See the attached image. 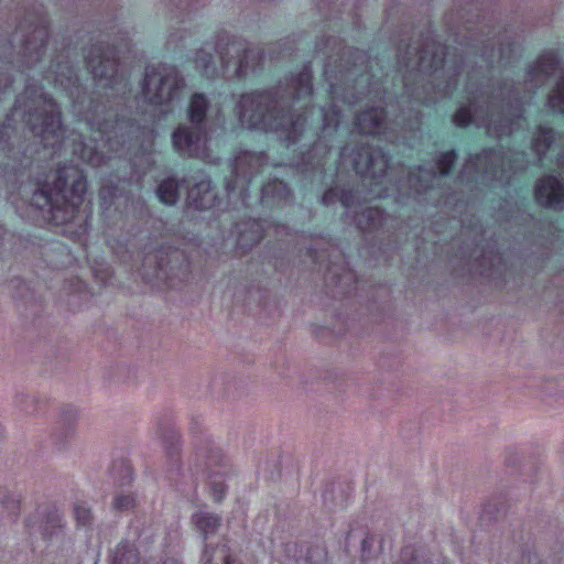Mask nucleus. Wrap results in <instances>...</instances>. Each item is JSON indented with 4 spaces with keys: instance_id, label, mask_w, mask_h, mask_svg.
I'll return each instance as SVG.
<instances>
[{
    "instance_id": "9",
    "label": "nucleus",
    "mask_w": 564,
    "mask_h": 564,
    "mask_svg": "<svg viewBox=\"0 0 564 564\" xmlns=\"http://www.w3.org/2000/svg\"><path fill=\"white\" fill-rule=\"evenodd\" d=\"M536 203L545 208H564V183L554 176L540 178L534 187Z\"/></svg>"
},
{
    "instance_id": "2",
    "label": "nucleus",
    "mask_w": 564,
    "mask_h": 564,
    "mask_svg": "<svg viewBox=\"0 0 564 564\" xmlns=\"http://www.w3.org/2000/svg\"><path fill=\"white\" fill-rule=\"evenodd\" d=\"M26 94L18 100V106L24 110L26 124L45 147L58 144L64 134L58 107L43 94Z\"/></svg>"
},
{
    "instance_id": "45",
    "label": "nucleus",
    "mask_w": 564,
    "mask_h": 564,
    "mask_svg": "<svg viewBox=\"0 0 564 564\" xmlns=\"http://www.w3.org/2000/svg\"><path fill=\"white\" fill-rule=\"evenodd\" d=\"M413 564H426V563L415 562V563H413Z\"/></svg>"
},
{
    "instance_id": "31",
    "label": "nucleus",
    "mask_w": 564,
    "mask_h": 564,
    "mask_svg": "<svg viewBox=\"0 0 564 564\" xmlns=\"http://www.w3.org/2000/svg\"><path fill=\"white\" fill-rule=\"evenodd\" d=\"M73 513L78 525L90 527L93 524L94 516L91 508L86 502H75L73 506Z\"/></svg>"
},
{
    "instance_id": "41",
    "label": "nucleus",
    "mask_w": 564,
    "mask_h": 564,
    "mask_svg": "<svg viewBox=\"0 0 564 564\" xmlns=\"http://www.w3.org/2000/svg\"><path fill=\"white\" fill-rule=\"evenodd\" d=\"M162 564H180V563L175 560H166Z\"/></svg>"
},
{
    "instance_id": "44",
    "label": "nucleus",
    "mask_w": 564,
    "mask_h": 564,
    "mask_svg": "<svg viewBox=\"0 0 564 564\" xmlns=\"http://www.w3.org/2000/svg\"><path fill=\"white\" fill-rule=\"evenodd\" d=\"M47 203H48L50 205L54 206V203L52 202V198H51V197H48V198H47Z\"/></svg>"
},
{
    "instance_id": "36",
    "label": "nucleus",
    "mask_w": 564,
    "mask_h": 564,
    "mask_svg": "<svg viewBox=\"0 0 564 564\" xmlns=\"http://www.w3.org/2000/svg\"><path fill=\"white\" fill-rule=\"evenodd\" d=\"M455 160H456V155L454 152H446L440 156L437 166H438V170L442 175L448 174Z\"/></svg>"
},
{
    "instance_id": "27",
    "label": "nucleus",
    "mask_w": 564,
    "mask_h": 564,
    "mask_svg": "<svg viewBox=\"0 0 564 564\" xmlns=\"http://www.w3.org/2000/svg\"><path fill=\"white\" fill-rule=\"evenodd\" d=\"M546 107L554 113L564 115V72L556 82L554 89L550 93Z\"/></svg>"
},
{
    "instance_id": "7",
    "label": "nucleus",
    "mask_w": 564,
    "mask_h": 564,
    "mask_svg": "<svg viewBox=\"0 0 564 564\" xmlns=\"http://www.w3.org/2000/svg\"><path fill=\"white\" fill-rule=\"evenodd\" d=\"M352 164L358 174L371 178L382 177L389 166L386 154L380 149L370 147L358 149L354 153Z\"/></svg>"
},
{
    "instance_id": "18",
    "label": "nucleus",
    "mask_w": 564,
    "mask_h": 564,
    "mask_svg": "<svg viewBox=\"0 0 564 564\" xmlns=\"http://www.w3.org/2000/svg\"><path fill=\"white\" fill-rule=\"evenodd\" d=\"M555 140L556 133L551 127L538 126L534 129L531 137V149L538 160H541L542 156L545 155Z\"/></svg>"
},
{
    "instance_id": "39",
    "label": "nucleus",
    "mask_w": 564,
    "mask_h": 564,
    "mask_svg": "<svg viewBox=\"0 0 564 564\" xmlns=\"http://www.w3.org/2000/svg\"><path fill=\"white\" fill-rule=\"evenodd\" d=\"M487 128H488V132H494V133H497L498 135L500 134H503V133H511L512 132V128L511 127H507V126H497L495 121L490 120L487 124Z\"/></svg>"
},
{
    "instance_id": "1",
    "label": "nucleus",
    "mask_w": 564,
    "mask_h": 564,
    "mask_svg": "<svg viewBox=\"0 0 564 564\" xmlns=\"http://www.w3.org/2000/svg\"><path fill=\"white\" fill-rule=\"evenodd\" d=\"M312 93L311 75L301 73L286 89L257 91L240 96L236 113L241 126L248 129L271 131L286 143H294L305 128L302 107L293 108L295 101Z\"/></svg>"
},
{
    "instance_id": "21",
    "label": "nucleus",
    "mask_w": 564,
    "mask_h": 564,
    "mask_svg": "<svg viewBox=\"0 0 564 564\" xmlns=\"http://www.w3.org/2000/svg\"><path fill=\"white\" fill-rule=\"evenodd\" d=\"M48 40V30L45 26H37L29 33L23 41L24 53L36 61Z\"/></svg>"
},
{
    "instance_id": "22",
    "label": "nucleus",
    "mask_w": 564,
    "mask_h": 564,
    "mask_svg": "<svg viewBox=\"0 0 564 564\" xmlns=\"http://www.w3.org/2000/svg\"><path fill=\"white\" fill-rule=\"evenodd\" d=\"M192 521L195 528L206 538L217 532L220 527L221 519L214 513L198 511L193 514Z\"/></svg>"
},
{
    "instance_id": "8",
    "label": "nucleus",
    "mask_w": 564,
    "mask_h": 564,
    "mask_svg": "<svg viewBox=\"0 0 564 564\" xmlns=\"http://www.w3.org/2000/svg\"><path fill=\"white\" fill-rule=\"evenodd\" d=\"M86 188L85 175L78 167L67 166L58 170L55 189L63 193L65 200L69 202L72 205L79 204Z\"/></svg>"
},
{
    "instance_id": "19",
    "label": "nucleus",
    "mask_w": 564,
    "mask_h": 564,
    "mask_svg": "<svg viewBox=\"0 0 564 564\" xmlns=\"http://www.w3.org/2000/svg\"><path fill=\"white\" fill-rule=\"evenodd\" d=\"M187 200L197 209L212 207L215 202V193L212 191L210 182L203 180L195 184L188 192Z\"/></svg>"
},
{
    "instance_id": "10",
    "label": "nucleus",
    "mask_w": 564,
    "mask_h": 564,
    "mask_svg": "<svg viewBox=\"0 0 564 564\" xmlns=\"http://www.w3.org/2000/svg\"><path fill=\"white\" fill-rule=\"evenodd\" d=\"M155 259L160 279L184 278L188 272L187 258L178 250L159 251Z\"/></svg>"
},
{
    "instance_id": "28",
    "label": "nucleus",
    "mask_w": 564,
    "mask_h": 564,
    "mask_svg": "<svg viewBox=\"0 0 564 564\" xmlns=\"http://www.w3.org/2000/svg\"><path fill=\"white\" fill-rule=\"evenodd\" d=\"M194 63L196 69L206 77L212 78L219 75V70L214 64L212 54L203 48L196 52Z\"/></svg>"
},
{
    "instance_id": "6",
    "label": "nucleus",
    "mask_w": 564,
    "mask_h": 564,
    "mask_svg": "<svg viewBox=\"0 0 564 564\" xmlns=\"http://www.w3.org/2000/svg\"><path fill=\"white\" fill-rule=\"evenodd\" d=\"M174 149L183 156L205 158L207 155L204 126L181 124L172 134Z\"/></svg>"
},
{
    "instance_id": "29",
    "label": "nucleus",
    "mask_w": 564,
    "mask_h": 564,
    "mask_svg": "<svg viewBox=\"0 0 564 564\" xmlns=\"http://www.w3.org/2000/svg\"><path fill=\"white\" fill-rule=\"evenodd\" d=\"M158 197L166 205H174L178 197V183L174 178L163 181L158 187Z\"/></svg>"
},
{
    "instance_id": "11",
    "label": "nucleus",
    "mask_w": 564,
    "mask_h": 564,
    "mask_svg": "<svg viewBox=\"0 0 564 564\" xmlns=\"http://www.w3.org/2000/svg\"><path fill=\"white\" fill-rule=\"evenodd\" d=\"M558 65L557 55L553 52L542 54L529 68L525 75V84L529 88H536L543 85L555 72Z\"/></svg>"
},
{
    "instance_id": "35",
    "label": "nucleus",
    "mask_w": 564,
    "mask_h": 564,
    "mask_svg": "<svg viewBox=\"0 0 564 564\" xmlns=\"http://www.w3.org/2000/svg\"><path fill=\"white\" fill-rule=\"evenodd\" d=\"M500 263H501V258L498 254L490 252L489 254L484 256L482 260L479 264L480 269H481V273H486V272H489V271L496 269L497 267L500 265Z\"/></svg>"
},
{
    "instance_id": "40",
    "label": "nucleus",
    "mask_w": 564,
    "mask_h": 564,
    "mask_svg": "<svg viewBox=\"0 0 564 564\" xmlns=\"http://www.w3.org/2000/svg\"><path fill=\"white\" fill-rule=\"evenodd\" d=\"M324 556L325 554L321 550L310 551L305 564H322Z\"/></svg>"
},
{
    "instance_id": "37",
    "label": "nucleus",
    "mask_w": 564,
    "mask_h": 564,
    "mask_svg": "<svg viewBox=\"0 0 564 564\" xmlns=\"http://www.w3.org/2000/svg\"><path fill=\"white\" fill-rule=\"evenodd\" d=\"M134 497L131 495H120L113 500V507L119 511H127L134 507Z\"/></svg>"
},
{
    "instance_id": "42",
    "label": "nucleus",
    "mask_w": 564,
    "mask_h": 564,
    "mask_svg": "<svg viewBox=\"0 0 564 564\" xmlns=\"http://www.w3.org/2000/svg\"><path fill=\"white\" fill-rule=\"evenodd\" d=\"M173 459H174V464L176 465V464H177V462H178V455H177V453H175V455H174Z\"/></svg>"
},
{
    "instance_id": "38",
    "label": "nucleus",
    "mask_w": 564,
    "mask_h": 564,
    "mask_svg": "<svg viewBox=\"0 0 564 564\" xmlns=\"http://www.w3.org/2000/svg\"><path fill=\"white\" fill-rule=\"evenodd\" d=\"M375 544V539L372 536H366L361 541V555L364 561H369L372 558V546Z\"/></svg>"
},
{
    "instance_id": "25",
    "label": "nucleus",
    "mask_w": 564,
    "mask_h": 564,
    "mask_svg": "<svg viewBox=\"0 0 564 564\" xmlns=\"http://www.w3.org/2000/svg\"><path fill=\"white\" fill-rule=\"evenodd\" d=\"M336 202H340L345 208L349 209L357 205L358 198L354 192L341 188H330L322 197V203L326 206Z\"/></svg>"
},
{
    "instance_id": "26",
    "label": "nucleus",
    "mask_w": 564,
    "mask_h": 564,
    "mask_svg": "<svg viewBox=\"0 0 564 564\" xmlns=\"http://www.w3.org/2000/svg\"><path fill=\"white\" fill-rule=\"evenodd\" d=\"M20 511L19 501L0 485V518L15 521Z\"/></svg>"
},
{
    "instance_id": "30",
    "label": "nucleus",
    "mask_w": 564,
    "mask_h": 564,
    "mask_svg": "<svg viewBox=\"0 0 564 564\" xmlns=\"http://www.w3.org/2000/svg\"><path fill=\"white\" fill-rule=\"evenodd\" d=\"M434 178L435 174L432 171L420 169L417 173L410 175L409 183L417 193H421L430 187Z\"/></svg>"
},
{
    "instance_id": "17",
    "label": "nucleus",
    "mask_w": 564,
    "mask_h": 564,
    "mask_svg": "<svg viewBox=\"0 0 564 564\" xmlns=\"http://www.w3.org/2000/svg\"><path fill=\"white\" fill-rule=\"evenodd\" d=\"M202 561L203 564H242L226 542L207 545Z\"/></svg>"
},
{
    "instance_id": "15",
    "label": "nucleus",
    "mask_w": 564,
    "mask_h": 564,
    "mask_svg": "<svg viewBox=\"0 0 564 564\" xmlns=\"http://www.w3.org/2000/svg\"><path fill=\"white\" fill-rule=\"evenodd\" d=\"M78 413L76 410L72 408H64L58 414V424L59 426L55 430L53 434L54 442L64 446L72 440L75 435V423L77 421Z\"/></svg>"
},
{
    "instance_id": "34",
    "label": "nucleus",
    "mask_w": 564,
    "mask_h": 564,
    "mask_svg": "<svg viewBox=\"0 0 564 564\" xmlns=\"http://www.w3.org/2000/svg\"><path fill=\"white\" fill-rule=\"evenodd\" d=\"M473 119V111L470 107L459 108L453 117V121L458 127H466Z\"/></svg>"
},
{
    "instance_id": "32",
    "label": "nucleus",
    "mask_w": 564,
    "mask_h": 564,
    "mask_svg": "<svg viewBox=\"0 0 564 564\" xmlns=\"http://www.w3.org/2000/svg\"><path fill=\"white\" fill-rule=\"evenodd\" d=\"M263 195L279 199H286L290 196L288 185L281 181H272L264 185Z\"/></svg>"
},
{
    "instance_id": "4",
    "label": "nucleus",
    "mask_w": 564,
    "mask_h": 564,
    "mask_svg": "<svg viewBox=\"0 0 564 564\" xmlns=\"http://www.w3.org/2000/svg\"><path fill=\"white\" fill-rule=\"evenodd\" d=\"M185 82L176 68L160 65L148 68L143 80V94L153 105H170L180 99Z\"/></svg>"
},
{
    "instance_id": "3",
    "label": "nucleus",
    "mask_w": 564,
    "mask_h": 564,
    "mask_svg": "<svg viewBox=\"0 0 564 564\" xmlns=\"http://www.w3.org/2000/svg\"><path fill=\"white\" fill-rule=\"evenodd\" d=\"M216 50L221 61V74L230 78L243 77L253 72L262 59L259 50L248 47L245 43L228 35L218 37Z\"/></svg>"
},
{
    "instance_id": "5",
    "label": "nucleus",
    "mask_w": 564,
    "mask_h": 564,
    "mask_svg": "<svg viewBox=\"0 0 564 564\" xmlns=\"http://www.w3.org/2000/svg\"><path fill=\"white\" fill-rule=\"evenodd\" d=\"M517 153H502L499 151H482L470 156L466 162L463 173L482 182L503 181L507 171L511 169H524L527 163L520 161Z\"/></svg>"
},
{
    "instance_id": "12",
    "label": "nucleus",
    "mask_w": 564,
    "mask_h": 564,
    "mask_svg": "<svg viewBox=\"0 0 564 564\" xmlns=\"http://www.w3.org/2000/svg\"><path fill=\"white\" fill-rule=\"evenodd\" d=\"M87 65L96 79H105L111 83L117 73L116 61L106 55L100 47L90 50L87 56Z\"/></svg>"
},
{
    "instance_id": "14",
    "label": "nucleus",
    "mask_w": 564,
    "mask_h": 564,
    "mask_svg": "<svg viewBox=\"0 0 564 564\" xmlns=\"http://www.w3.org/2000/svg\"><path fill=\"white\" fill-rule=\"evenodd\" d=\"M264 164L265 159L262 153L241 152L235 159L234 172L237 177L249 180L259 173Z\"/></svg>"
},
{
    "instance_id": "16",
    "label": "nucleus",
    "mask_w": 564,
    "mask_h": 564,
    "mask_svg": "<svg viewBox=\"0 0 564 564\" xmlns=\"http://www.w3.org/2000/svg\"><path fill=\"white\" fill-rule=\"evenodd\" d=\"M388 215L378 207H368L355 216V225L362 232H373L387 221Z\"/></svg>"
},
{
    "instance_id": "24",
    "label": "nucleus",
    "mask_w": 564,
    "mask_h": 564,
    "mask_svg": "<svg viewBox=\"0 0 564 564\" xmlns=\"http://www.w3.org/2000/svg\"><path fill=\"white\" fill-rule=\"evenodd\" d=\"M110 564H140L138 549L128 542L120 543L111 554Z\"/></svg>"
},
{
    "instance_id": "23",
    "label": "nucleus",
    "mask_w": 564,
    "mask_h": 564,
    "mask_svg": "<svg viewBox=\"0 0 564 564\" xmlns=\"http://www.w3.org/2000/svg\"><path fill=\"white\" fill-rule=\"evenodd\" d=\"M209 108V100L204 94H194L188 106V118L193 124L203 126L206 111Z\"/></svg>"
},
{
    "instance_id": "20",
    "label": "nucleus",
    "mask_w": 564,
    "mask_h": 564,
    "mask_svg": "<svg viewBox=\"0 0 564 564\" xmlns=\"http://www.w3.org/2000/svg\"><path fill=\"white\" fill-rule=\"evenodd\" d=\"M73 152L84 162L93 166H98L105 162V155L96 149V145L91 141L87 142L82 135L74 139Z\"/></svg>"
},
{
    "instance_id": "43",
    "label": "nucleus",
    "mask_w": 564,
    "mask_h": 564,
    "mask_svg": "<svg viewBox=\"0 0 564 564\" xmlns=\"http://www.w3.org/2000/svg\"><path fill=\"white\" fill-rule=\"evenodd\" d=\"M474 112H475V122H477L478 118H477V109L476 108L474 109Z\"/></svg>"
},
{
    "instance_id": "13",
    "label": "nucleus",
    "mask_w": 564,
    "mask_h": 564,
    "mask_svg": "<svg viewBox=\"0 0 564 564\" xmlns=\"http://www.w3.org/2000/svg\"><path fill=\"white\" fill-rule=\"evenodd\" d=\"M355 124L362 134H378L384 129L386 113L377 107L365 109L357 115Z\"/></svg>"
},
{
    "instance_id": "33",
    "label": "nucleus",
    "mask_w": 564,
    "mask_h": 564,
    "mask_svg": "<svg viewBox=\"0 0 564 564\" xmlns=\"http://www.w3.org/2000/svg\"><path fill=\"white\" fill-rule=\"evenodd\" d=\"M324 129L335 130L339 123V112L333 106L323 110Z\"/></svg>"
}]
</instances>
